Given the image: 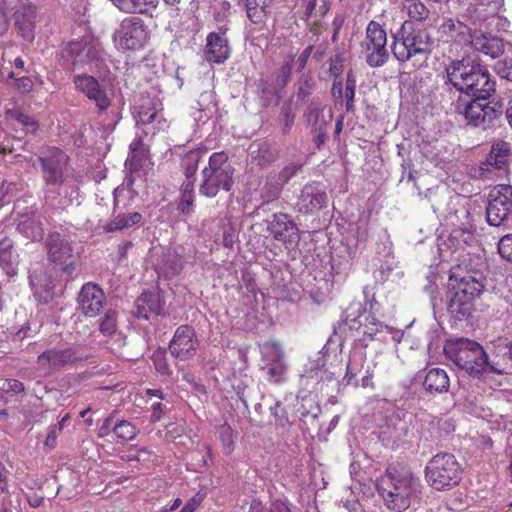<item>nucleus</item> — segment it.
<instances>
[{"instance_id": "f3484780", "label": "nucleus", "mask_w": 512, "mask_h": 512, "mask_svg": "<svg viewBox=\"0 0 512 512\" xmlns=\"http://www.w3.org/2000/svg\"><path fill=\"white\" fill-rule=\"evenodd\" d=\"M46 248L50 261L55 264L65 266H72L74 263L73 247L63 235L59 232L49 234L46 240Z\"/></svg>"}, {"instance_id": "1a4fd4ad", "label": "nucleus", "mask_w": 512, "mask_h": 512, "mask_svg": "<svg viewBox=\"0 0 512 512\" xmlns=\"http://www.w3.org/2000/svg\"><path fill=\"white\" fill-rule=\"evenodd\" d=\"M68 157L57 147H45L36 160L29 159L34 168L37 163L40 165L42 179L48 186L63 185L65 181L64 167L66 166Z\"/></svg>"}, {"instance_id": "ea45409f", "label": "nucleus", "mask_w": 512, "mask_h": 512, "mask_svg": "<svg viewBox=\"0 0 512 512\" xmlns=\"http://www.w3.org/2000/svg\"><path fill=\"white\" fill-rule=\"evenodd\" d=\"M183 269L182 257L177 254L167 255L162 262L161 270L165 277L173 278L181 273Z\"/></svg>"}, {"instance_id": "dca6fc26", "label": "nucleus", "mask_w": 512, "mask_h": 512, "mask_svg": "<svg viewBox=\"0 0 512 512\" xmlns=\"http://www.w3.org/2000/svg\"><path fill=\"white\" fill-rule=\"evenodd\" d=\"M473 51L491 59L500 58L505 52L504 39L481 29H474L469 46Z\"/></svg>"}, {"instance_id": "2eb2a0df", "label": "nucleus", "mask_w": 512, "mask_h": 512, "mask_svg": "<svg viewBox=\"0 0 512 512\" xmlns=\"http://www.w3.org/2000/svg\"><path fill=\"white\" fill-rule=\"evenodd\" d=\"M107 300L103 289L96 283L84 284L78 295V309L86 317H95L104 309Z\"/></svg>"}, {"instance_id": "3c124183", "label": "nucleus", "mask_w": 512, "mask_h": 512, "mask_svg": "<svg viewBox=\"0 0 512 512\" xmlns=\"http://www.w3.org/2000/svg\"><path fill=\"white\" fill-rule=\"evenodd\" d=\"M199 156L195 151H190L185 155L184 164H185V176L186 180H194L195 174L198 168Z\"/></svg>"}, {"instance_id": "4d7b16f0", "label": "nucleus", "mask_w": 512, "mask_h": 512, "mask_svg": "<svg viewBox=\"0 0 512 512\" xmlns=\"http://www.w3.org/2000/svg\"><path fill=\"white\" fill-rule=\"evenodd\" d=\"M5 393L20 394L25 391L24 384L17 379H6L3 386L0 387Z\"/></svg>"}, {"instance_id": "423d86ee", "label": "nucleus", "mask_w": 512, "mask_h": 512, "mask_svg": "<svg viewBox=\"0 0 512 512\" xmlns=\"http://www.w3.org/2000/svg\"><path fill=\"white\" fill-rule=\"evenodd\" d=\"M464 468L457 457L450 452L435 454L424 468V478L435 491L444 492L458 486L462 481Z\"/></svg>"}, {"instance_id": "c756f323", "label": "nucleus", "mask_w": 512, "mask_h": 512, "mask_svg": "<svg viewBox=\"0 0 512 512\" xmlns=\"http://www.w3.org/2000/svg\"><path fill=\"white\" fill-rule=\"evenodd\" d=\"M136 124L141 126H147L153 124L154 120L157 119L158 109L156 103L150 99H142L140 104L135 108Z\"/></svg>"}, {"instance_id": "603ef678", "label": "nucleus", "mask_w": 512, "mask_h": 512, "mask_svg": "<svg viewBox=\"0 0 512 512\" xmlns=\"http://www.w3.org/2000/svg\"><path fill=\"white\" fill-rule=\"evenodd\" d=\"M408 13L411 18L421 21L427 19L430 12L420 0H410Z\"/></svg>"}, {"instance_id": "aec40b11", "label": "nucleus", "mask_w": 512, "mask_h": 512, "mask_svg": "<svg viewBox=\"0 0 512 512\" xmlns=\"http://www.w3.org/2000/svg\"><path fill=\"white\" fill-rule=\"evenodd\" d=\"M344 366L341 355L334 354L331 356L324 353L322 356V382H326V387L331 392L341 391Z\"/></svg>"}, {"instance_id": "37998d69", "label": "nucleus", "mask_w": 512, "mask_h": 512, "mask_svg": "<svg viewBox=\"0 0 512 512\" xmlns=\"http://www.w3.org/2000/svg\"><path fill=\"white\" fill-rule=\"evenodd\" d=\"M366 363V357L363 354H356L352 356L349 360V362L346 364L345 367V374L344 375H350V379H354L355 376H363L365 375V366Z\"/></svg>"}, {"instance_id": "7ed1b4c3", "label": "nucleus", "mask_w": 512, "mask_h": 512, "mask_svg": "<svg viewBox=\"0 0 512 512\" xmlns=\"http://www.w3.org/2000/svg\"><path fill=\"white\" fill-rule=\"evenodd\" d=\"M377 491L385 506L393 512L406 511L412 501L419 500L422 495V484L419 477L410 470L389 466L385 474L377 481Z\"/></svg>"}, {"instance_id": "13d9d810", "label": "nucleus", "mask_w": 512, "mask_h": 512, "mask_svg": "<svg viewBox=\"0 0 512 512\" xmlns=\"http://www.w3.org/2000/svg\"><path fill=\"white\" fill-rule=\"evenodd\" d=\"M414 164H413V160L411 159V157L409 155L406 156V158H403L401 159V169H402V174H401V179L400 181H403L405 179V173L408 171V181H415V173L416 171L414 170Z\"/></svg>"}, {"instance_id": "864d4df0", "label": "nucleus", "mask_w": 512, "mask_h": 512, "mask_svg": "<svg viewBox=\"0 0 512 512\" xmlns=\"http://www.w3.org/2000/svg\"><path fill=\"white\" fill-rule=\"evenodd\" d=\"M496 74L507 81L512 82V57H505L494 65Z\"/></svg>"}, {"instance_id": "4c0bfd02", "label": "nucleus", "mask_w": 512, "mask_h": 512, "mask_svg": "<svg viewBox=\"0 0 512 512\" xmlns=\"http://www.w3.org/2000/svg\"><path fill=\"white\" fill-rule=\"evenodd\" d=\"M18 229L26 238L31 241H40L44 237V229L39 221L27 219L18 225Z\"/></svg>"}, {"instance_id": "412c9836", "label": "nucleus", "mask_w": 512, "mask_h": 512, "mask_svg": "<svg viewBox=\"0 0 512 512\" xmlns=\"http://www.w3.org/2000/svg\"><path fill=\"white\" fill-rule=\"evenodd\" d=\"M225 32L226 29L221 28L220 32H210L207 35L204 53L208 62L222 64L230 57V47Z\"/></svg>"}, {"instance_id": "680f3d73", "label": "nucleus", "mask_w": 512, "mask_h": 512, "mask_svg": "<svg viewBox=\"0 0 512 512\" xmlns=\"http://www.w3.org/2000/svg\"><path fill=\"white\" fill-rule=\"evenodd\" d=\"M343 91L344 90H343L342 79L340 77L335 78L333 81L332 88H331V94L335 100V105H337V104L343 105Z\"/></svg>"}, {"instance_id": "20e7f679", "label": "nucleus", "mask_w": 512, "mask_h": 512, "mask_svg": "<svg viewBox=\"0 0 512 512\" xmlns=\"http://www.w3.org/2000/svg\"><path fill=\"white\" fill-rule=\"evenodd\" d=\"M443 351L451 362L472 377L489 373L498 375L505 373L504 369L498 368L489 361L484 348L474 340L467 338L448 340L444 344Z\"/></svg>"}, {"instance_id": "bf43d9fd", "label": "nucleus", "mask_w": 512, "mask_h": 512, "mask_svg": "<svg viewBox=\"0 0 512 512\" xmlns=\"http://www.w3.org/2000/svg\"><path fill=\"white\" fill-rule=\"evenodd\" d=\"M34 83L28 76L17 78L14 82V88L21 93H29L33 90Z\"/></svg>"}, {"instance_id": "a19ab883", "label": "nucleus", "mask_w": 512, "mask_h": 512, "mask_svg": "<svg viewBox=\"0 0 512 512\" xmlns=\"http://www.w3.org/2000/svg\"><path fill=\"white\" fill-rule=\"evenodd\" d=\"M366 45L382 44L387 42V32L378 22L371 20L366 28Z\"/></svg>"}, {"instance_id": "69168bd1", "label": "nucleus", "mask_w": 512, "mask_h": 512, "mask_svg": "<svg viewBox=\"0 0 512 512\" xmlns=\"http://www.w3.org/2000/svg\"><path fill=\"white\" fill-rule=\"evenodd\" d=\"M153 123L154 126L151 131L153 135L157 132L165 131L169 127L167 120L163 117L162 114L159 113V111L157 112V119H155Z\"/></svg>"}, {"instance_id": "5fc2aeb1", "label": "nucleus", "mask_w": 512, "mask_h": 512, "mask_svg": "<svg viewBox=\"0 0 512 512\" xmlns=\"http://www.w3.org/2000/svg\"><path fill=\"white\" fill-rule=\"evenodd\" d=\"M498 252L503 259L512 263V234H507L499 240Z\"/></svg>"}, {"instance_id": "5701e85b", "label": "nucleus", "mask_w": 512, "mask_h": 512, "mask_svg": "<svg viewBox=\"0 0 512 512\" xmlns=\"http://www.w3.org/2000/svg\"><path fill=\"white\" fill-rule=\"evenodd\" d=\"M341 244L349 255L354 254L357 247L368 239V218L360 216L357 221L349 222L346 235L341 233Z\"/></svg>"}, {"instance_id": "6e6d98bb", "label": "nucleus", "mask_w": 512, "mask_h": 512, "mask_svg": "<svg viewBox=\"0 0 512 512\" xmlns=\"http://www.w3.org/2000/svg\"><path fill=\"white\" fill-rule=\"evenodd\" d=\"M267 358L273 362H282L284 352L279 343L271 341L265 345Z\"/></svg>"}, {"instance_id": "c03bdc74", "label": "nucleus", "mask_w": 512, "mask_h": 512, "mask_svg": "<svg viewBox=\"0 0 512 512\" xmlns=\"http://www.w3.org/2000/svg\"><path fill=\"white\" fill-rule=\"evenodd\" d=\"M82 44L85 48V59L86 65L92 62H97L101 59L102 56V47L98 42L93 41L92 39L82 37Z\"/></svg>"}, {"instance_id": "72a5a7b5", "label": "nucleus", "mask_w": 512, "mask_h": 512, "mask_svg": "<svg viewBox=\"0 0 512 512\" xmlns=\"http://www.w3.org/2000/svg\"><path fill=\"white\" fill-rule=\"evenodd\" d=\"M194 205V180H185L181 186L178 210L185 215L192 212Z\"/></svg>"}, {"instance_id": "774afa93", "label": "nucleus", "mask_w": 512, "mask_h": 512, "mask_svg": "<svg viewBox=\"0 0 512 512\" xmlns=\"http://www.w3.org/2000/svg\"><path fill=\"white\" fill-rule=\"evenodd\" d=\"M272 413L276 417L277 421L284 426L285 423L288 422V416L284 408L281 406L279 402L275 404V407L272 408Z\"/></svg>"}, {"instance_id": "338daca9", "label": "nucleus", "mask_w": 512, "mask_h": 512, "mask_svg": "<svg viewBox=\"0 0 512 512\" xmlns=\"http://www.w3.org/2000/svg\"><path fill=\"white\" fill-rule=\"evenodd\" d=\"M268 375L270 378L279 379L285 373V366L282 362H276L275 365L268 366Z\"/></svg>"}, {"instance_id": "9b49d317", "label": "nucleus", "mask_w": 512, "mask_h": 512, "mask_svg": "<svg viewBox=\"0 0 512 512\" xmlns=\"http://www.w3.org/2000/svg\"><path fill=\"white\" fill-rule=\"evenodd\" d=\"M75 90L93 102L99 114L108 110L111 106V98L104 85L97 78L89 74H77L73 77Z\"/></svg>"}, {"instance_id": "9d476101", "label": "nucleus", "mask_w": 512, "mask_h": 512, "mask_svg": "<svg viewBox=\"0 0 512 512\" xmlns=\"http://www.w3.org/2000/svg\"><path fill=\"white\" fill-rule=\"evenodd\" d=\"M512 214V186L500 184L488 194L486 221L490 226L500 227Z\"/></svg>"}, {"instance_id": "473e14b6", "label": "nucleus", "mask_w": 512, "mask_h": 512, "mask_svg": "<svg viewBox=\"0 0 512 512\" xmlns=\"http://www.w3.org/2000/svg\"><path fill=\"white\" fill-rule=\"evenodd\" d=\"M142 220V215L138 212L129 214H119L105 226L107 232L120 231L138 224Z\"/></svg>"}, {"instance_id": "393cba45", "label": "nucleus", "mask_w": 512, "mask_h": 512, "mask_svg": "<svg viewBox=\"0 0 512 512\" xmlns=\"http://www.w3.org/2000/svg\"><path fill=\"white\" fill-rule=\"evenodd\" d=\"M408 433L406 422L401 419L388 421L379 432L383 445L390 448L398 447Z\"/></svg>"}, {"instance_id": "c9c22d12", "label": "nucleus", "mask_w": 512, "mask_h": 512, "mask_svg": "<svg viewBox=\"0 0 512 512\" xmlns=\"http://www.w3.org/2000/svg\"><path fill=\"white\" fill-rule=\"evenodd\" d=\"M218 439L221 442L223 452L226 455H231L235 449V433L232 427L224 423L217 427Z\"/></svg>"}, {"instance_id": "58836bf2", "label": "nucleus", "mask_w": 512, "mask_h": 512, "mask_svg": "<svg viewBox=\"0 0 512 512\" xmlns=\"http://www.w3.org/2000/svg\"><path fill=\"white\" fill-rule=\"evenodd\" d=\"M356 90V78L352 70H349L346 77L345 89L343 91V102L347 113L355 112L354 98Z\"/></svg>"}, {"instance_id": "6e6552de", "label": "nucleus", "mask_w": 512, "mask_h": 512, "mask_svg": "<svg viewBox=\"0 0 512 512\" xmlns=\"http://www.w3.org/2000/svg\"><path fill=\"white\" fill-rule=\"evenodd\" d=\"M151 38V31L145 21L136 15L121 20L113 34V41L123 50H139L144 48Z\"/></svg>"}, {"instance_id": "49530a36", "label": "nucleus", "mask_w": 512, "mask_h": 512, "mask_svg": "<svg viewBox=\"0 0 512 512\" xmlns=\"http://www.w3.org/2000/svg\"><path fill=\"white\" fill-rule=\"evenodd\" d=\"M493 346L496 356L512 363V339L499 338L494 342Z\"/></svg>"}, {"instance_id": "2f4dec72", "label": "nucleus", "mask_w": 512, "mask_h": 512, "mask_svg": "<svg viewBox=\"0 0 512 512\" xmlns=\"http://www.w3.org/2000/svg\"><path fill=\"white\" fill-rule=\"evenodd\" d=\"M5 114L7 119L16 121L26 134H35L39 129V124L33 117L18 109H8Z\"/></svg>"}, {"instance_id": "09e8293b", "label": "nucleus", "mask_w": 512, "mask_h": 512, "mask_svg": "<svg viewBox=\"0 0 512 512\" xmlns=\"http://www.w3.org/2000/svg\"><path fill=\"white\" fill-rule=\"evenodd\" d=\"M294 60L295 54L293 52H290L285 56L280 72L276 78V81L279 85L284 86L288 82Z\"/></svg>"}, {"instance_id": "b1692460", "label": "nucleus", "mask_w": 512, "mask_h": 512, "mask_svg": "<svg viewBox=\"0 0 512 512\" xmlns=\"http://www.w3.org/2000/svg\"><path fill=\"white\" fill-rule=\"evenodd\" d=\"M439 32L447 38V41L469 46L474 30L457 19L449 18L440 25Z\"/></svg>"}, {"instance_id": "f8f14e48", "label": "nucleus", "mask_w": 512, "mask_h": 512, "mask_svg": "<svg viewBox=\"0 0 512 512\" xmlns=\"http://www.w3.org/2000/svg\"><path fill=\"white\" fill-rule=\"evenodd\" d=\"M199 347V339L195 329L190 325H180L174 332L169 343L171 355L181 361L194 357Z\"/></svg>"}, {"instance_id": "e2e57ef3", "label": "nucleus", "mask_w": 512, "mask_h": 512, "mask_svg": "<svg viewBox=\"0 0 512 512\" xmlns=\"http://www.w3.org/2000/svg\"><path fill=\"white\" fill-rule=\"evenodd\" d=\"M395 265L394 256L391 255L390 252L386 255V260L380 264L378 271L381 275V278L384 279L385 276H388L390 272L393 270Z\"/></svg>"}, {"instance_id": "052dcab7", "label": "nucleus", "mask_w": 512, "mask_h": 512, "mask_svg": "<svg viewBox=\"0 0 512 512\" xmlns=\"http://www.w3.org/2000/svg\"><path fill=\"white\" fill-rule=\"evenodd\" d=\"M11 3H12V0H3L0 3V13L2 15V19H0V36L3 35L8 30L7 10Z\"/></svg>"}, {"instance_id": "e433bc0d", "label": "nucleus", "mask_w": 512, "mask_h": 512, "mask_svg": "<svg viewBox=\"0 0 512 512\" xmlns=\"http://www.w3.org/2000/svg\"><path fill=\"white\" fill-rule=\"evenodd\" d=\"M270 0H245L247 17L253 23H259L266 14Z\"/></svg>"}, {"instance_id": "c85d7f7f", "label": "nucleus", "mask_w": 512, "mask_h": 512, "mask_svg": "<svg viewBox=\"0 0 512 512\" xmlns=\"http://www.w3.org/2000/svg\"><path fill=\"white\" fill-rule=\"evenodd\" d=\"M85 48L82 39L72 40L62 49L61 56L63 59L71 62L73 68H81L86 65Z\"/></svg>"}, {"instance_id": "de8ad7c7", "label": "nucleus", "mask_w": 512, "mask_h": 512, "mask_svg": "<svg viewBox=\"0 0 512 512\" xmlns=\"http://www.w3.org/2000/svg\"><path fill=\"white\" fill-rule=\"evenodd\" d=\"M320 117V110L317 107H309L306 113V119L308 124L311 126V133L313 135V142L317 148H320V132L317 128V123Z\"/></svg>"}, {"instance_id": "bb28decb", "label": "nucleus", "mask_w": 512, "mask_h": 512, "mask_svg": "<svg viewBox=\"0 0 512 512\" xmlns=\"http://www.w3.org/2000/svg\"><path fill=\"white\" fill-rule=\"evenodd\" d=\"M13 241L8 237L0 240V267L5 274L13 277L17 274L18 255L13 250Z\"/></svg>"}, {"instance_id": "0eeeda50", "label": "nucleus", "mask_w": 512, "mask_h": 512, "mask_svg": "<svg viewBox=\"0 0 512 512\" xmlns=\"http://www.w3.org/2000/svg\"><path fill=\"white\" fill-rule=\"evenodd\" d=\"M234 168L229 163L224 151L214 152L208 160V165L202 170L200 194L213 198L220 190L230 191L233 186Z\"/></svg>"}, {"instance_id": "0e129e2a", "label": "nucleus", "mask_w": 512, "mask_h": 512, "mask_svg": "<svg viewBox=\"0 0 512 512\" xmlns=\"http://www.w3.org/2000/svg\"><path fill=\"white\" fill-rule=\"evenodd\" d=\"M345 22V17L342 14H336L332 22V36L331 41L336 43L338 41V35Z\"/></svg>"}, {"instance_id": "a18cd8bd", "label": "nucleus", "mask_w": 512, "mask_h": 512, "mask_svg": "<svg viewBox=\"0 0 512 512\" xmlns=\"http://www.w3.org/2000/svg\"><path fill=\"white\" fill-rule=\"evenodd\" d=\"M113 432L118 439L130 441L136 437L138 430L129 421L122 420L115 424Z\"/></svg>"}, {"instance_id": "6ab92c4d", "label": "nucleus", "mask_w": 512, "mask_h": 512, "mask_svg": "<svg viewBox=\"0 0 512 512\" xmlns=\"http://www.w3.org/2000/svg\"><path fill=\"white\" fill-rule=\"evenodd\" d=\"M137 318L149 319L150 315L164 314L165 301L158 287L141 293L135 302Z\"/></svg>"}, {"instance_id": "39448f33", "label": "nucleus", "mask_w": 512, "mask_h": 512, "mask_svg": "<svg viewBox=\"0 0 512 512\" xmlns=\"http://www.w3.org/2000/svg\"><path fill=\"white\" fill-rule=\"evenodd\" d=\"M391 52L401 63L414 60L419 65L425 63L430 57L434 40L424 28H416L410 22H404L395 32H391Z\"/></svg>"}, {"instance_id": "f257e3e1", "label": "nucleus", "mask_w": 512, "mask_h": 512, "mask_svg": "<svg viewBox=\"0 0 512 512\" xmlns=\"http://www.w3.org/2000/svg\"><path fill=\"white\" fill-rule=\"evenodd\" d=\"M445 74V84L469 98L460 96L456 107L468 126L483 130L496 129L506 119L512 129V99L507 108L502 101L495 100V79L480 59L464 56L451 60L445 66Z\"/></svg>"}, {"instance_id": "8fccbe9b", "label": "nucleus", "mask_w": 512, "mask_h": 512, "mask_svg": "<svg viewBox=\"0 0 512 512\" xmlns=\"http://www.w3.org/2000/svg\"><path fill=\"white\" fill-rule=\"evenodd\" d=\"M375 287H376V285H373V286L366 285L363 288V295H364V307L362 309L363 311H366L367 309H369V311L371 313H376L380 310V304L376 300V297H375V292H374Z\"/></svg>"}, {"instance_id": "4468645a", "label": "nucleus", "mask_w": 512, "mask_h": 512, "mask_svg": "<svg viewBox=\"0 0 512 512\" xmlns=\"http://www.w3.org/2000/svg\"><path fill=\"white\" fill-rule=\"evenodd\" d=\"M82 359L83 356L76 347H65L63 349L51 348L45 350L37 357V364L42 369L52 372L81 361Z\"/></svg>"}, {"instance_id": "4be33fe9", "label": "nucleus", "mask_w": 512, "mask_h": 512, "mask_svg": "<svg viewBox=\"0 0 512 512\" xmlns=\"http://www.w3.org/2000/svg\"><path fill=\"white\" fill-rule=\"evenodd\" d=\"M267 230L277 241L288 243L293 242L297 237V227L289 215L275 213L267 222Z\"/></svg>"}, {"instance_id": "79ce46f5", "label": "nucleus", "mask_w": 512, "mask_h": 512, "mask_svg": "<svg viewBox=\"0 0 512 512\" xmlns=\"http://www.w3.org/2000/svg\"><path fill=\"white\" fill-rule=\"evenodd\" d=\"M117 312L109 309L104 316L99 319L100 332L107 337L113 336L117 331Z\"/></svg>"}, {"instance_id": "ddd939ff", "label": "nucleus", "mask_w": 512, "mask_h": 512, "mask_svg": "<svg viewBox=\"0 0 512 512\" xmlns=\"http://www.w3.org/2000/svg\"><path fill=\"white\" fill-rule=\"evenodd\" d=\"M512 161V146L509 142L498 139L491 145L485 161L480 163L481 176L498 171L507 173Z\"/></svg>"}, {"instance_id": "7c9ffc66", "label": "nucleus", "mask_w": 512, "mask_h": 512, "mask_svg": "<svg viewBox=\"0 0 512 512\" xmlns=\"http://www.w3.org/2000/svg\"><path fill=\"white\" fill-rule=\"evenodd\" d=\"M368 51L366 55V63L372 68H379L384 66L390 58L389 51L387 49V42L382 44L366 45Z\"/></svg>"}, {"instance_id": "cd10ccee", "label": "nucleus", "mask_w": 512, "mask_h": 512, "mask_svg": "<svg viewBox=\"0 0 512 512\" xmlns=\"http://www.w3.org/2000/svg\"><path fill=\"white\" fill-rule=\"evenodd\" d=\"M115 7L121 12L135 15V14H148L154 10L159 3V0H110Z\"/></svg>"}, {"instance_id": "f03ea898", "label": "nucleus", "mask_w": 512, "mask_h": 512, "mask_svg": "<svg viewBox=\"0 0 512 512\" xmlns=\"http://www.w3.org/2000/svg\"><path fill=\"white\" fill-rule=\"evenodd\" d=\"M486 284L487 279L479 270H465L460 265L450 269L441 301L451 325L468 323L474 318L476 301L484 293Z\"/></svg>"}, {"instance_id": "a878e982", "label": "nucleus", "mask_w": 512, "mask_h": 512, "mask_svg": "<svg viewBox=\"0 0 512 512\" xmlns=\"http://www.w3.org/2000/svg\"><path fill=\"white\" fill-rule=\"evenodd\" d=\"M450 381L444 369H430L423 381V387L430 394L446 393L449 390Z\"/></svg>"}, {"instance_id": "a211bd4d", "label": "nucleus", "mask_w": 512, "mask_h": 512, "mask_svg": "<svg viewBox=\"0 0 512 512\" xmlns=\"http://www.w3.org/2000/svg\"><path fill=\"white\" fill-rule=\"evenodd\" d=\"M37 7L32 3L20 2L14 7L15 28L21 38L32 42L35 38Z\"/></svg>"}, {"instance_id": "f704fd0d", "label": "nucleus", "mask_w": 512, "mask_h": 512, "mask_svg": "<svg viewBox=\"0 0 512 512\" xmlns=\"http://www.w3.org/2000/svg\"><path fill=\"white\" fill-rule=\"evenodd\" d=\"M374 377V371L373 369L367 365L365 370V375L361 376H355L354 379H350V375H344L342 377V384L341 387H346L348 385H351L355 388L362 387V388H369L374 389L375 384L373 382Z\"/></svg>"}]
</instances>
